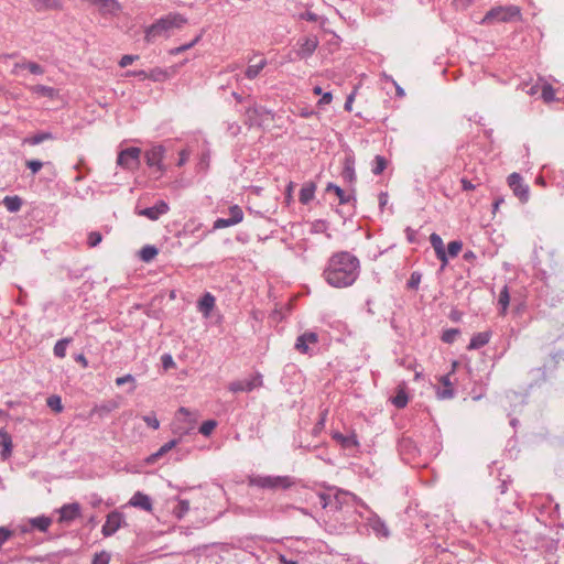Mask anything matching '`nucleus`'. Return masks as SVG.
I'll list each match as a JSON object with an SVG mask.
<instances>
[{"instance_id": "1", "label": "nucleus", "mask_w": 564, "mask_h": 564, "mask_svg": "<svg viewBox=\"0 0 564 564\" xmlns=\"http://www.w3.org/2000/svg\"><path fill=\"white\" fill-rule=\"evenodd\" d=\"M360 274V261L349 251L333 253L323 270L322 276L332 288L351 286Z\"/></svg>"}, {"instance_id": "2", "label": "nucleus", "mask_w": 564, "mask_h": 564, "mask_svg": "<svg viewBox=\"0 0 564 564\" xmlns=\"http://www.w3.org/2000/svg\"><path fill=\"white\" fill-rule=\"evenodd\" d=\"M186 23L187 19L184 15L170 13L145 29L144 40L147 43H153L158 37H169L170 30L181 29Z\"/></svg>"}, {"instance_id": "3", "label": "nucleus", "mask_w": 564, "mask_h": 564, "mask_svg": "<svg viewBox=\"0 0 564 564\" xmlns=\"http://www.w3.org/2000/svg\"><path fill=\"white\" fill-rule=\"evenodd\" d=\"M296 484L295 478L273 475H249L247 477L248 487H256L259 489H267L271 491L288 490Z\"/></svg>"}, {"instance_id": "4", "label": "nucleus", "mask_w": 564, "mask_h": 564, "mask_svg": "<svg viewBox=\"0 0 564 564\" xmlns=\"http://www.w3.org/2000/svg\"><path fill=\"white\" fill-rule=\"evenodd\" d=\"M521 20V10L518 6H498L491 8L482 18L481 24H492L495 22H512Z\"/></svg>"}, {"instance_id": "5", "label": "nucleus", "mask_w": 564, "mask_h": 564, "mask_svg": "<svg viewBox=\"0 0 564 564\" xmlns=\"http://www.w3.org/2000/svg\"><path fill=\"white\" fill-rule=\"evenodd\" d=\"M141 149L130 147L121 150L117 156V165L127 171H134L140 166Z\"/></svg>"}, {"instance_id": "6", "label": "nucleus", "mask_w": 564, "mask_h": 564, "mask_svg": "<svg viewBox=\"0 0 564 564\" xmlns=\"http://www.w3.org/2000/svg\"><path fill=\"white\" fill-rule=\"evenodd\" d=\"M165 149L163 145L158 144L151 147L149 150L144 153L145 163L149 167L155 169V172L159 173L156 177H160L164 174L166 171L163 162Z\"/></svg>"}, {"instance_id": "7", "label": "nucleus", "mask_w": 564, "mask_h": 564, "mask_svg": "<svg viewBox=\"0 0 564 564\" xmlns=\"http://www.w3.org/2000/svg\"><path fill=\"white\" fill-rule=\"evenodd\" d=\"M318 343V335L315 332H305L301 334L295 341L294 348L301 354L313 356L314 347Z\"/></svg>"}, {"instance_id": "8", "label": "nucleus", "mask_w": 564, "mask_h": 564, "mask_svg": "<svg viewBox=\"0 0 564 564\" xmlns=\"http://www.w3.org/2000/svg\"><path fill=\"white\" fill-rule=\"evenodd\" d=\"M263 384L262 375L257 372L253 377L245 380H237L229 383L228 389L234 392H251Z\"/></svg>"}, {"instance_id": "9", "label": "nucleus", "mask_w": 564, "mask_h": 564, "mask_svg": "<svg viewBox=\"0 0 564 564\" xmlns=\"http://www.w3.org/2000/svg\"><path fill=\"white\" fill-rule=\"evenodd\" d=\"M318 39L315 35L304 36L297 40L296 57L306 59L312 56L318 46Z\"/></svg>"}, {"instance_id": "10", "label": "nucleus", "mask_w": 564, "mask_h": 564, "mask_svg": "<svg viewBox=\"0 0 564 564\" xmlns=\"http://www.w3.org/2000/svg\"><path fill=\"white\" fill-rule=\"evenodd\" d=\"M124 523V516L118 510H113L107 514L106 522L101 528L104 536L108 538L113 535Z\"/></svg>"}, {"instance_id": "11", "label": "nucleus", "mask_w": 564, "mask_h": 564, "mask_svg": "<svg viewBox=\"0 0 564 564\" xmlns=\"http://www.w3.org/2000/svg\"><path fill=\"white\" fill-rule=\"evenodd\" d=\"M508 185L513 191V194L522 202L527 203L529 199V186L523 183L522 176L513 172L508 176Z\"/></svg>"}, {"instance_id": "12", "label": "nucleus", "mask_w": 564, "mask_h": 564, "mask_svg": "<svg viewBox=\"0 0 564 564\" xmlns=\"http://www.w3.org/2000/svg\"><path fill=\"white\" fill-rule=\"evenodd\" d=\"M59 513V523H69L82 514L80 505L78 502L63 505L56 510Z\"/></svg>"}, {"instance_id": "13", "label": "nucleus", "mask_w": 564, "mask_h": 564, "mask_svg": "<svg viewBox=\"0 0 564 564\" xmlns=\"http://www.w3.org/2000/svg\"><path fill=\"white\" fill-rule=\"evenodd\" d=\"M169 210V204L165 200L160 199L153 206L143 208L138 214L154 221L158 220L162 215L167 214Z\"/></svg>"}, {"instance_id": "14", "label": "nucleus", "mask_w": 564, "mask_h": 564, "mask_svg": "<svg viewBox=\"0 0 564 564\" xmlns=\"http://www.w3.org/2000/svg\"><path fill=\"white\" fill-rule=\"evenodd\" d=\"M398 451L405 460L412 459L419 454L415 442L410 436L405 435L398 441Z\"/></svg>"}, {"instance_id": "15", "label": "nucleus", "mask_w": 564, "mask_h": 564, "mask_svg": "<svg viewBox=\"0 0 564 564\" xmlns=\"http://www.w3.org/2000/svg\"><path fill=\"white\" fill-rule=\"evenodd\" d=\"M216 299L210 292H205L197 301V311L204 318H209L215 307Z\"/></svg>"}, {"instance_id": "16", "label": "nucleus", "mask_w": 564, "mask_h": 564, "mask_svg": "<svg viewBox=\"0 0 564 564\" xmlns=\"http://www.w3.org/2000/svg\"><path fill=\"white\" fill-rule=\"evenodd\" d=\"M268 111L264 107L258 106L253 100H251L245 109V115L247 117L245 123L249 126L260 124L258 118L262 117Z\"/></svg>"}, {"instance_id": "17", "label": "nucleus", "mask_w": 564, "mask_h": 564, "mask_svg": "<svg viewBox=\"0 0 564 564\" xmlns=\"http://www.w3.org/2000/svg\"><path fill=\"white\" fill-rule=\"evenodd\" d=\"M181 442V437L178 438H173L171 441H169L167 443H165L164 445H162L156 452H154L153 454H151L150 456H148L144 462L145 464L148 465H152V464H155L160 458H162L163 456H165L170 451H172L173 448H175Z\"/></svg>"}, {"instance_id": "18", "label": "nucleus", "mask_w": 564, "mask_h": 564, "mask_svg": "<svg viewBox=\"0 0 564 564\" xmlns=\"http://www.w3.org/2000/svg\"><path fill=\"white\" fill-rule=\"evenodd\" d=\"M442 387L436 388V397L440 400H449L455 397V390L449 380V375L442 376L440 379Z\"/></svg>"}, {"instance_id": "19", "label": "nucleus", "mask_w": 564, "mask_h": 564, "mask_svg": "<svg viewBox=\"0 0 564 564\" xmlns=\"http://www.w3.org/2000/svg\"><path fill=\"white\" fill-rule=\"evenodd\" d=\"M430 241H431L432 247L435 250L437 259L442 262V267L444 268L448 263V260H447V253L444 248L443 239L441 238V236L438 234L433 232L430 236Z\"/></svg>"}, {"instance_id": "20", "label": "nucleus", "mask_w": 564, "mask_h": 564, "mask_svg": "<svg viewBox=\"0 0 564 564\" xmlns=\"http://www.w3.org/2000/svg\"><path fill=\"white\" fill-rule=\"evenodd\" d=\"M332 436H333V440L338 442L341 445V447L345 449H351V448L359 447V441L355 433H350L349 435H344L340 432H334Z\"/></svg>"}, {"instance_id": "21", "label": "nucleus", "mask_w": 564, "mask_h": 564, "mask_svg": "<svg viewBox=\"0 0 564 564\" xmlns=\"http://www.w3.org/2000/svg\"><path fill=\"white\" fill-rule=\"evenodd\" d=\"M368 524L377 536L388 538L390 535L386 522L379 516H371L368 519Z\"/></svg>"}, {"instance_id": "22", "label": "nucleus", "mask_w": 564, "mask_h": 564, "mask_svg": "<svg viewBox=\"0 0 564 564\" xmlns=\"http://www.w3.org/2000/svg\"><path fill=\"white\" fill-rule=\"evenodd\" d=\"M326 192H334L339 199V204H341V205H346V204H350V203L356 204L357 199H356L355 194H347L340 186H338L334 183L327 184Z\"/></svg>"}, {"instance_id": "23", "label": "nucleus", "mask_w": 564, "mask_h": 564, "mask_svg": "<svg viewBox=\"0 0 564 564\" xmlns=\"http://www.w3.org/2000/svg\"><path fill=\"white\" fill-rule=\"evenodd\" d=\"M0 446L2 447L1 458L6 460L11 456L13 445L12 437L4 427L0 429Z\"/></svg>"}, {"instance_id": "24", "label": "nucleus", "mask_w": 564, "mask_h": 564, "mask_svg": "<svg viewBox=\"0 0 564 564\" xmlns=\"http://www.w3.org/2000/svg\"><path fill=\"white\" fill-rule=\"evenodd\" d=\"M129 503L145 511L152 510L151 498L141 491H137L130 499Z\"/></svg>"}, {"instance_id": "25", "label": "nucleus", "mask_w": 564, "mask_h": 564, "mask_svg": "<svg viewBox=\"0 0 564 564\" xmlns=\"http://www.w3.org/2000/svg\"><path fill=\"white\" fill-rule=\"evenodd\" d=\"M19 69H28L31 74H34V75H43L44 74V67L35 62H23V63L14 64L12 74L18 75Z\"/></svg>"}, {"instance_id": "26", "label": "nucleus", "mask_w": 564, "mask_h": 564, "mask_svg": "<svg viewBox=\"0 0 564 564\" xmlns=\"http://www.w3.org/2000/svg\"><path fill=\"white\" fill-rule=\"evenodd\" d=\"M490 337H491L490 332L477 333L471 337L467 348L469 350L479 349L489 343Z\"/></svg>"}, {"instance_id": "27", "label": "nucleus", "mask_w": 564, "mask_h": 564, "mask_svg": "<svg viewBox=\"0 0 564 564\" xmlns=\"http://www.w3.org/2000/svg\"><path fill=\"white\" fill-rule=\"evenodd\" d=\"M30 1L36 11L62 9L61 0H30Z\"/></svg>"}, {"instance_id": "28", "label": "nucleus", "mask_w": 564, "mask_h": 564, "mask_svg": "<svg viewBox=\"0 0 564 564\" xmlns=\"http://www.w3.org/2000/svg\"><path fill=\"white\" fill-rule=\"evenodd\" d=\"M91 3L98 4L102 13H116L120 10V4L117 0H88Z\"/></svg>"}, {"instance_id": "29", "label": "nucleus", "mask_w": 564, "mask_h": 564, "mask_svg": "<svg viewBox=\"0 0 564 564\" xmlns=\"http://www.w3.org/2000/svg\"><path fill=\"white\" fill-rule=\"evenodd\" d=\"M316 185L313 182L306 183L300 191V202L303 205L308 204L315 195Z\"/></svg>"}, {"instance_id": "30", "label": "nucleus", "mask_w": 564, "mask_h": 564, "mask_svg": "<svg viewBox=\"0 0 564 564\" xmlns=\"http://www.w3.org/2000/svg\"><path fill=\"white\" fill-rule=\"evenodd\" d=\"M3 206L7 208L10 213H18L23 204V200L20 196L13 195V196H6L2 199Z\"/></svg>"}, {"instance_id": "31", "label": "nucleus", "mask_w": 564, "mask_h": 564, "mask_svg": "<svg viewBox=\"0 0 564 564\" xmlns=\"http://www.w3.org/2000/svg\"><path fill=\"white\" fill-rule=\"evenodd\" d=\"M30 524L33 529H36L40 532H46L52 524V519L46 516H40L30 519Z\"/></svg>"}, {"instance_id": "32", "label": "nucleus", "mask_w": 564, "mask_h": 564, "mask_svg": "<svg viewBox=\"0 0 564 564\" xmlns=\"http://www.w3.org/2000/svg\"><path fill=\"white\" fill-rule=\"evenodd\" d=\"M54 135L51 132L42 131L34 135L28 137L23 140L24 144L37 145L44 141L53 140Z\"/></svg>"}, {"instance_id": "33", "label": "nucleus", "mask_w": 564, "mask_h": 564, "mask_svg": "<svg viewBox=\"0 0 564 564\" xmlns=\"http://www.w3.org/2000/svg\"><path fill=\"white\" fill-rule=\"evenodd\" d=\"M341 176L346 182L354 183L356 181V173L354 167V160L351 158L345 159V165Z\"/></svg>"}, {"instance_id": "34", "label": "nucleus", "mask_w": 564, "mask_h": 564, "mask_svg": "<svg viewBox=\"0 0 564 564\" xmlns=\"http://www.w3.org/2000/svg\"><path fill=\"white\" fill-rule=\"evenodd\" d=\"M347 497L356 498L354 495H351L348 491L337 489L336 494L332 496L333 499V507H329L330 509L337 511L341 509L343 503H345L347 500Z\"/></svg>"}, {"instance_id": "35", "label": "nucleus", "mask_w": 564, "mask_h": 564, "mask_svg": "<svg viewBox=\"0 0 564 564\" xmlns=\"http://www.w3.org/2000/svg\"><path fill=\"white\" fill-rule=\"evenodd\" d=\"M31 91L37 96L47 97L51 99L57 95L55 88L45 85H35L31 88Z\"/></svg>"}, {"instance_id": "36", "label": "nucleus", "mask_w": 564, "mask_h": 564, "mask_svg": "<svg viewBox=\"0 0 564 564\" xmlns=\"http://www.w3.org/2000/svg\"><path fill=\"white\" fill-rule=\"evenodd\" d=\"M159 253L155 246L147 245L140 250V259L144 262H151Z\"/></svg>"}, {"instance_id": "37", "label": "nucleus", "mask_w": 564, "mask_h": 564, "mask_svg": "<svg viewBox=\"0 0 564 564\" xmlns=\"http://www.w3.org/2000/svg\"><path fill=\"white\" fill-rule=\"evenodd\" d=\"M267 65V61L264 58L260 59L259 63L249 65L245 72V75L248 79H254L260 72Z\"/></svg>"}, {"instance_id": "38", "label": "nucleus", "mask_w": 564, "mask_h": 564, "mask_svg": "<svg viewBox=\"0 0 564 564\" xmlns=\"http://www.w3.org/2000/svg\"><path fill=\"white\" fill-rule=\"evenodd\" d=\"M189 510V501L186 499H177L176 506L173 508V514L177 519H182Z\"/></svg>"}, {"instance_id": "39", "label": "nucleus", "mask_w": 564, "mask_h": 564, "mask_svg": "<svg viewBox=\"0 0 564 564\" xmlns=\"http://www.w3.org/2000/svg\"><path fill=\"white\" fill-rule=\"evenodd\" d=\"M286 509H296V507H294L292 505L284 506V505L274 503L270 508L263 509V513L264 514H269V513L274 514V513L284 512ZM297 510H300L304 514H307V511L303 508H297Z\"/></svg>"}, {"instance_id": "40", "label": "nucleus", "mask_w": 564, "mask_h": 564, "mask_svg": "<svg viewBox=\"0 0 564 564\" xmlns=\"http://www.w3.org/2000/svg\"><path fill=\"white\" fill-rule=\"evenodd\" d=\"M387 164H388V161H387V159L384 156L376 155L373 161H372L371 172L375 175H380L387 169Z\"/></svg>"}, {"instance_id": "41", "label": "nucleus", "mask_w": 564, "mask_h": 564, "mask_svg": "<svg viewBox=\"0 0 564 564\" xmlns=\"http://www.w3.org/2000/svg\"><path fill=\"white\" fill-rule=\"evenodd\" d=\"M70 338H62L54 345L53 351L57 358H64L66 355V348L70 343Z\"/></svg>"}, {"instance_id": "42", "label": "nucleus", "mask_w": 564, "mask_h": 564, "mask_svg": "<svg viewBox=\"0 0 564 564\" xmlns=\"http://www.w3.org/2000/svg\"><path fill=\"white\" fill-rule=\"evenodd\" d=\"M509 303H510L509 290H508V286L505 285L502 288V290L500 291L499 299H498V304L501 307V314L506 313V311L509 306Z\"/></svg>"}, {"instance_id": "43", "label": "nucleus", "mask_w": 564, "mask_h": 564, "mask_svg": "<svg viewBox=\"0 0 564 564\" xmlns=\"http://www.w3.org/2000/svg\"><path fill=\"white\" fill-rule=\"evenodd\" d=\"M46 404L52 411L56 413H61L63 411L62 399L57 394L50 395L46 400Z\"/></svg>"}, {"instance_id": "44", "label": "nucleus", "mask_w": 564, "mask_h": 564, "mask_svg": "<svg viewBox=\"0 0 564 564\" xmlns=\"http://www.w3.org/2000/svg\"><path fill=\"white\" fill-rule=\"evenodd\" d=\"M409 402V397L404 390H399L398 393L393 397L392 403L398 409H403L406 406Z\"/></svg>"}, {"instance_id": "45", "label": "nucleus", "mask_w": 564, "mask_h": 564, "mask_svg": "<svg viewBox=\"0 0 564 564\" xmlns=\"http://www.w3.org/2000/svg\"><path fill=\"white\" fill-rule=\"evenodd\" d=\"M229 218L231 219V221L237 225L239 223L242 221L243 219V212L241 209V207H239L238 205H232L229 207Z\"/></svg>"}, {"instance_id": "46", "label": "nucleus", "mask_w": 564, "mask_h": 564, "mask_svg": "<svg viewBox=\"0 0 564 564\" xmlns=\"http://www.w3.org/2000/svg\"><path fill=\"white\" fill-rule=\"evenodd\" d=\"M459 334L458 328H448L443 332L441 339L446 344H452Z\"/></svg>"}, {"instance_id": "47", "label": "nucleus", "mask_w": 564, "mask_h": 564, "mask_svg": "<svg viewBox=\"0 0 564 564\" xmlns=\"http://www.w3.org/2000/svg\"><path fill=\"white\" fill-rule=\"evenodd\" d=\"M216 426L217 422L215 420H206L202 423L198 431L204 436H209Z\"/></svg>"}, {"instance_id": "48", "label": "nucleus", "mask_w": 564, "mask_h": 564, "mask_svg": "<svg viewBox=\"0 0 564 564\" xmlns=\"http://www.w3.org/2000/svg\"><path fill=\"white\" fill-rule=\"evenodd\" d=\"M463 248V242L460 240H453L447 245V257H456Z\"/></svg>"}, {"instance_id": "49", "label": "nucleus", "mask_w": 564, "mask_h": 564, "mask_svg": "<svg viewBox=\"0 0 564 564\" xmlns=\"http://www.w3.org/2000/svg\"><path fill=\"white\" fill-rule=\"evenodd\" d=\"M129 382L132 383L131 388L129 389V392H133L135 390V384H134L135 379H134V377L132 375L128 373V375H124L122 377H118L116 379V384L118 387H121V386H123L126 383H129Z\"/></svg>"}, {"instance_id": "50", "label": "nucleus", "mask_w": 564, "mask_h": 564, "mask_svg": "<svg viewBox=\"0 0 564 564\" xmlns=\"http://www.w3.org/2000/svg\"><path fill=\"white\" fill-rule=\"evenodd\" d=\"M102 240V236L99 231H90L87 237V245L89 248L97 247Z\"/></svg>"}, {"instance_id": "51", "label": "nucleus", "mask_w": 564, "mask_h": 564, "mask_svg": "<svg viewBox=\"0 0 564 564\" xmlns=\"http://www.w3.org/2000/svg\"><path fill=\"white\" fill-rule=\"evenodd\" d=\"M200 39H202V33L198 34L192 42L172 50L171 53L172 54H181V53L189 50L191 47H193L195 44H197L200 41Z\"/></svg>"}, {"instance_id": "52", "label": "nucleus", "mask_w": 564, "mask_h": 564, "mask_svg": "<svg viewBox=\"0 0 564 564\" xmlns=\"http://www.w3.org/2000/svg\"><path fill=\"white\" fill-rule=\"evenodd\" d=\"M110 554L106 551H101L100 553H96L91 561V564H109Z\"/></svg>"}, {"instance_id": "53", "label": "nucleus", "mask_w": 564, "mask_h": 564, "mask_svg": "<svg viewBox=\"0 0 564 564\" xmlns=\"http://www.w3.org/2000/svg\"><path fill=\"white\" fill-rule=\"evenodd\" d=\"M421 278H422L421 273H419L416 271L412 272L411 276H410V279L408 280V283H406L408 289H411V290L417 289L419 284L421 282Z\"/></svg>"}, {"instance_id": "54", "label": "nucleus", "mask_w": 564, "mask_h": 564, "mask_svg": "<svg viewBox=\"0 0 564 564\" xmlns=\"http://www.w3.org/2000/svg\"><path fill=\"white\" fill-rule=\"evenodd\" d=\"M541 96L544 101H552L554 100L555 91L551 85L546 84L542 87Z\"/></svg>"}, {"instance_id": "55", "label": "nucleus", "mask_w": 564, "mask_h": 564, "mask_svg": "<svg viewBox=\"0 0 564 564\" xmlns=\"http://www.w3.org/2000/svg\"><path fill=\"white\" fill-rule=\"evenodd\" d=\"M300 19L308 21V22H317L321 20L322 23H324L326 20L325 18L318 17L316 13H314L312 11H305V12L301 13Z\"/></svg>"}, {"instance_id": "56", "label": "nucleus", "mask_w": 564, "mask_h": 564, "mask_svg": "<svg viewBox=\"0 0 564 564\" xmlns=\"http://www.w3.org/2000/svg\"><path fill=\"white\" fill-rule=\"evenodd\" d=\"M318 498H319V503H321L323 509H326L328 507H333V499H332V496L329 494L319 492L318 494Z\"/></svg>"}, {"instance_id": "57", "label": "nucleus", "mask_w": 564, "mask_h": 564, "mask_svg": "<svg viewBox=\"0 0 564 564\" xmlns=\"http://www.w3.org/2000/svg\"><path fill=\"white\" fill-rule=\"evenodd\" d=\"M234 225L235 224L231 221L230 218H217L214 221L213 228L214 229H223V228L230 227V226H234Z\"/></svg>"}, {"instance_id": "58", "label": "nucleus", "mask_w": 564, "mask_h": 564, "mask_svg": "<svg viewBox=\"0 0 564 564\" xmlns=\"http://www.w3.org/2000/svg\"><path fill=\"white\" fill-rule=\"evenodd\" d=\"M143 421L153 430H158L160 427V422L154 414L144 415Z\"/></svg>"}, {"instance_id": "59", "label": "nucleus", "mask_w": 564, "mask_h": 564, "mask_svg": "<svg viewBox=\"0 0 564 564\" xmlns=\"http://www.w3.org/2000/svg\"><path fill=\"white\" fill-rule=\"evenodd\" d=\"M25 165L29 170H31L33 174H36L42 169L43 162L40 160H29L26 161Z\"/></svg>"}, {"instance_id": "60", "label": "nucleus", "mask_w": 564, "mask_h": 564, "mask_svg": "<svg viewBox=\"0 0 564 564\" xmlns=\"http://www.w3.org/2000/svg\"><path fill=\"white\" fill-rule=\"evenodd\" d=\"M165 76H166V73L164 70H162L161 68L152 69L150 72V74H148V78H150L154 82L162 80L163 78H165Z\"/></svg>"}, {"instance_id": "61", "label": "nucleus", "mask_w": 564, "mask_h": 564, "mask_svg": "<svg viewBox=\"0 0 564 564\" xmlns=\"http://www.w3.org/2000/svg\"><path fill=\"white\" fill-rule=\"evenodd\" d=\"M161 362L165 370L173 368L175 366L173 357L170 354L162 355Z\"/></svg>"}, {"instance_id": "62", "label": "nucleus", "mask_w": 564, "mask_h": 564, "mask_svg": "<svg viewBox=\"0 0 564 564\" xmlns=\"http://www.w3.org/2000/svg\"><path fill=\"white\" fill-rule=\"evenodd\" d=\"M139 58V55H123L119 61L120 67H127Z\"/></svg>"}, {"instance_id": "63", "label": "nucleus", "mask_w": 564, "mask_h": 564, "mask_svg": "<svg viewBox=\"0 0 564 564\" xmlns=\"http://www.w3.org/2000/svg\"><path fill=\"white\" fill-rule=\"evenodd\" d=\"M12 531L4 527H0V547L10 539Z\"/></svg>"}, {"instance_id": "64", "label": "nucleus", "mask_w": 564, "mask_h": 564, "mask_svg": "<svg viewBox=\"0 0 564 564\" xmlns=\"http://www.w3.org/2000/svg\"><path fill=\"white\" fill-rule=\"evenodd\" d=\"M405 235H406V239L410 243H416L417 242V239H416V230L412 229L411 227H406L405 228Z\"/></svg>"}]
</instances>
